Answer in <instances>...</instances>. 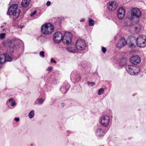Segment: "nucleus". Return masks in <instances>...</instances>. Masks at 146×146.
<instances>
[{
    "mask_svg": "<svg viewBox=\"0 0 146 146\" xmlns=\"http://www.w3.org/2000/svg\"><path fill=\"white\" fill-rule=\"evenodd\" d=\"M37 101L38 102V104L40 105L43 104L44 101V100L42 98H38L37 99Z\"/></svg>",
    "mask_w": 146,
    "mask_h": 146,
    "instance_id": "nucleus-22",
    "label": "nucleus"
},
{
    "mask_svg": "<svg viewBox=\"0 0 146 146\" xmlns=\"http://www.w3.org/2000/svg\"><path fill=\"white\" fill-rule=\"evenodd\" d=\"M6 34L5 33H1L0 34V39L2 40L4 39L5 36Z\"/></svg>",
    "mask_w": 146,
    "mask_h": 146,
    "instance_id": "nucleus-24",
    "label": "nucleus"
},
{
    "mask_svg": "<svg viewBox=\"0 0 146 146\" xmlns=\"http://www.w3.org/2000/svg\"><path fill=\"white\" fill-rule=\"evenodd\" d=\"M64 104L63 103H61V106H62V107H63L64 106Z\"/></svg>",
    "mask_w": 146,
    "mask_h": 146,
    "instance_id": "nucleus-37",
    "label": "nucleus"
},
{
    "mask_svg": "<svg viewBox=\"0 0 146 146\" xmlns=\"http://www.w3.org/2000/svg\"><path fill=\"white\" fill-rule=\"evenodd\" d=\"M44 51H41L40 52V56H42V57H44Z\"/></svg>",
    "mask_w": 146,
    "mask_h": 146,
    "instance_id": "nucleus-28",
    "label": "nucleus"
},
{
    "mask_svg": "<svg viewBox=\"0 0 146 146\" xmlns=\"http://www.w3.org/2000/svg\"><path fill=\"white\" fill-rule=\"evenodd\" d=\"M125 14V11L124 9L121 7L119 9L117 12V15L119 19H122L124 17Z\"/></svg>",
    "mask_w": 146,
    "mask_h": 146,
    "instance_id": "nucleus-15",
    "label": "nucleus"
},
{
    "mask_svg": "<svg viewBox=\"0 0 146 146\" xmlns=\"http://www.w3.org/2000/svg\"><path fill=\"white\" fill-rule=\"evenodd\" d=\"M89 23L90 26H92L94 25V20L91 18H89Z\"/></svg>",
    "mask_w": 146,
    "mask_h": 146,
    "instance_id": "nucleus-21",
    "label": "nucleus"
},
{
    "mask_svg": "<svg viewBox=\"0 0 146 146\" xmlns=\"http://www.w3.org/2000/svg\"><path fill=\"white\" fill-rule=\"evenodd\" d=\"M50 3H51L50 1H48L46 2V5L47 6H49L50 5Z\"/></svg>",
    "mask_w": 146,
    "mask_h": 146,
    "instance_id": "nucleus-33",
    "label": "nucleus"
},
{
    "mask_svg": "<svg viewBox=\"0 0 146 146\" xmlns=\"http://www.w3.org/2000/svg\"><path fill=\"white\" fill-rule=\"evenodd\" d=\"M136 41L135 39L133 37L129 38L127 40L128 44L130 47L132 48H134L136 46L134 42Z\"/></svg>",
    "mask_w": 146,
    "mask_h": 146,
    "instance_id": "nucleus-17",
    "label": "nucleus"
},
{
    "mask_svg": "<svg viewBox=\"0 0 146 146\" xmlns=\"http://www.w3.org/2000/svg\"><path fill=\"white\" fill-rule=\"evenodd\" d=\"M127 44V41L123 38L120 39L117 44V46L119 48H121Z\"/></svg>",
    "mask_w": 146,
    "mask_h": 146,
    "instance_id": "nucleus-16",
    "label": "nucleus"
},
{
    "mask_svg": "<svg viewBox=\"0 0 146 146\" xmlns=\"http://www.w3.org/2000/svg\"><path fill=\"white\" fill-rule=\"evenodd\" d=\"M13 99L12 98L10 99L9 100V103H11V102H13Z\"/></svg>",
    "mask_w": 146,
    "mask_h": 146,
    "instance_id": "nucleus-36",
    "label": "nucleus"
},
{
    "mask_svg": "<svg viewBox=\"0 0 146 146\" xmlns=\"http://www.w3.org/2000/svg\"><path fill=\"white\" fill-rule=\"evenodd\" d=\"M62 33L60 32H57L54 33L53 37L54 41L58 43L62 39Z\"/></svg>",
    "mask_w": 146,
    "mask_h": 146,
    "instance_id": "nucleus-9",
    "label": "nucleus"
},
{
    "mask_svg": "<svg viewBox=\"0 0 146 146\" xmlns=\"http://www.w3.org/2000/svg\"><path fill=\"white\" fill-rule=\"evenodd\" d=\"M136 44L140 47H143L146 46V36L144 35H140L136 39Z\"/></svg>",
    "mask_w": 146,
    "mask_h": 146,
    "instance_id": "nucleus-4",
    "label": "nucleus"
},
{
    "mask_svg": "<svg viewBox=\"0 0 146 146\" xmlns=\"http://www.w3.org/2000/svg\"><path fill=\"white\" fill-rule=\"evenodd\" d=\"M132 28L134 31H136L137 32L139 31L140 30V27H133Z\"/></svg>",
    "mask_w": 146,
    "mask_h": 146,
    "instance_id": "nucleus-25",
    "label": "nucleus"
},
{
    "mask_svg": "<svg viewBox=\"0 0 146 146\" xmlns=\"http://www.w3.org/2000/svg\"><path fill=\"white\" fill-rule=\"evenodd\" d=\"M104 92V89L103 88H101L99 89L98 91V94L100 95L102 94Z\"/></svg>",
    "mask_w": 146,
    "mask_h": 146,
    "instance_id": "nucleus-23",
    "label": "nucleus"
},
{
    "mask_svg": "<svg viewBox=\"0 0 146 146\" xmlns=\"http://www.w3.org/2000/svg\"><path fill=\"white\" fill-rule=\"evenodd\" d=\"M12 52H13V51H12Z\"/></svg>",
    "mask_w": 146,
    "mask_h": 146,
    "instance_id": "nucleus-41",
    "label": "nucleus"
},
{
    "mask_svg": "<svg viewBox=\"0 0 146 146\" xmlns=\"http://www.w3.org/2000/svg\"><path fill=\"white\" fill-rule=\"evenodd\" d=\"M64 89L63 88H61L60 89V91L63 93H65L67 91L68 88L67 89H66L64 90H63Z\"/></svg>",
    "mask_w": 146,
    "mask_h": 146,
    "instance_id": "nucleus-27",
    "label": "nucleus"
},
{
    "mask_svg": "<svg viewBox=\"0 0 146 146\" xmlns=\"http://www.w3.org/2000/svg\"><path fill=\"white\" fill-rule=\"evenodd\" d=\"M36 13V11L35 10L33 13H32L31 14H30V16L31 17H32L34 15H35Z\"/></svg>",
    "mask_w": 146,
    "mask_h": 146,
    "instance_id": "nucleus-29",
    "label": "nucleus"
},
{
    "mask_svg": "<svg viewBox=\"0 0 146 146\" xmlns=\"http://www.w3.org/2000/svg\"><path fill=\"white\" fill-rule=\"evenodd\" d=\"M50 62H53L54 63H56V61L54 60V59L53 58H51L50 59Z\"/></svg>",
    "mask_w": 146,
    "mask_h": 146,
    "instance_id": "nucleus-32",
    "label": "nucleus"
},
{
    "mask_svg": "<svg viewBox=\"0 0 146 146\" xmlns=\"http://www.w3.org/2000/svg\"><path fill=\"white\" fill-rule=\"evenodd\" d=\"M68 87H69V84H68Z\"/></svg>",
    "mask_w": 146,
    "mask_h": 146,
    "instance_id": "nucleus-40",
    "label": "nucleus"
},
{
    "mask_svg": "<svg viewBox=\"0 0 146 146\" xmlns=\"http://www.w3.org/2000/svg\"><path fill=\"white\" fill-rule=\"evenodd\" d=\"M67 50L70 52L75 53L76 52V50L74 45H71L67 47Z\"/></svg>",
    "mask_w": 146,
    "mask_h": 146,
    "instance_id": "nucleus-19",
    "label": "nucleus"
},
{
    "mask_svg": "<svg viewBox=\"0 0 146 146\" xmlns=\"http://www.w3.org/2000/svg\"><path fill=\"white\" fill-rule=\"evenodd\" d=\"M125 68L127 72L132 75L137 74L140 71V68L139 67L133 65L127 66Z\"/></svg>",
    "mask_w": 146,
    "mask_h": 146,
    "instance_id": "nucleus-3",
    "label": "nucleus"
},
{
    "mask_svg": "<svg viewBox=\"0 0 146 146\" xmlns=\"http://www.w3.org/2000/svg\"><path fill=\"white\" fill-rule=\"evenodd\" d=\"M42 33L44 35H49L52 33L54 28L52 25L51 23L45 24L41 27Z\"/></svg>",
    "mask_w": 146,
    "mask_h": 146,
    "instance_id": "nucleus-2",
    "label": "nucleus"
},
{
    "mask_svg": "<svg viewBox=\"0 0 146 146\" xmlns=\"http://www.w3.org/2000/svg\"><path fill=\"white\" fill-rule=\"evenodd\" d=\"M109 122V116L107 115H104L102 117L100 123L103 126L107 127L108 126Z\"/></svg>",
    "mask_w": 146,
    "mask_h": 146,
    "instance_id": "nucleus-7",
    "label": "nucleus"
},
{
    "mask_svg": "<svg viewBox=\"0 0 146 146\" xmlns=\"http://www.w3.org/2000/svg\"><path fill=\"white\" fill-rule=\"evenodd\" d=\"M4 27V26L3 25H2V26H1V28H3Z\"/></svg>",
    "mask_w": 146,
    "mask_h": 146,
    "instance_id": "nucleus-39",
    "label": "nucleus"
},
{
    "mask_svg": "<svg viewBox=\"0 0 146 146\" xmlns=\"http://www.w3.org/2000/svg\"><path fill=\"white\" fill-rule=\"evenodd\" d=\"M72 35L71 33L66 32L62 37V41L64 44H69L72 42Z\"/></svg>",
    "mask_w": 146,
    "mask_h": 146,
    "instance_id": "nucleus-5",
    "label": "nucleus"
},
{
    "mask_svg": "<svg viewBox=\"0 0 146 146\" xmlns=\"http://www.w3.org/2000/svg\"><path fill=\"white\" fill-rule=\"evenodd\" d=\"M130 61L131 63L136 65L140 63L141 59L138 56H135L132 57L130 58Z\"/></svg>",
    "mask_w": 146,
    "mask_h": 146,
    "instance_id": "nucleus-12",
    "label": "nucleus"
},
{
    "mask_svg": "<svg viewBox=\"0 0 146 146\" xmlns=\"http://www.w3.org/2000/svg\"><path fill=\"white\" fill-rule=\"evenodd\" d=\"M31 0H23L21 2L22 6L24 7H27L29 5Z\"/></svg>",
    "mask_w": 146,
    "mask_h": 146,
    "instance_id": "nucleus-18",
    "label": "nucleus"
},
{
    "mask_svg": "<svg viewBox=\"0 0 146 146\" xmlns=\"http://www.w3.org/2000/svg\"><path fill=\"white\" fill-rule=\"evenodd\" d=\"M86 46L85 41L82 39H78L76 42V49L79 50H84Z\"/></svg>",
    "mask_w": 146,
    "mask_h": 146,
    "instance_id": "nucleus-6",
    "label": "nucleus"
},
{
    "mask_svg": "<svg viewBox=\"0 0 146 146\" xmlns=\"http://www.w3.org/2000/svg\"><path fill=\"white\" fill-rule=\"evenodd\" d=\"M18 5L14 4L12 5L8 9L7 12V15H13V18L15 20L18 17L20 13V11L18 8Z\"/></svg>",
    "mask_w": 146,
    "mask_h": 146,
    "instance_id": "nucleus-1",
    "label": "nucleus"
},
{
    "mask_svg": "<svg viewBox=\"0 0 146 146\" xmlns=\"http://www.w3.org/2000/svg\"><path fill=\"white\" fill-rule=\"evenodd\" d=\"M53 68L52 66H49L48 67V70L49 71H50L51 70L53 69Z\"/></svg>",
    "mask_w": 146,
    "mask_h": 146,
    "instance_id": "nucleus-35",
    "label": "nucleus"
},
{
    "mask_svg": "<svg viewBox=\"0 0 146 146\" xmlns=\"http://www.w3.org/2000/svg\"><path fill=\"white\" fill-rule=\"evenodd\" d=\"M104 130L102 127H99L96 129V134L98 137H101L104 135Z\"/></svg>",
    "mask_w": 146,
    "mask_h": 146,
    "instance_id": "nucleus-14",
    "label": "nucleus"
},
{
    "mask_svg": "<svg viewBox=\"0 0 146 146\" xmlns=\"http://www.w3.org/2000/svg\"><path fill=\"white\" fill-rule=\"evenodd\" d=\"M15 102H12L10 104L11 106L12 107H13L15 105Z\"/></svg>",
    "mask_w": 146,
    "mask_h": 146,
    "instance_id": "nucleus-30",
    "label": "nucleus"
},
{
    "mask_svg": "<svg viewBox=\"0 0 146 146\" xmlns=\"http://www.w3.org/2000/svg\"><path fill=\"white\" fill-rule=\"evenodd\" d=\"M88 85L90 86H92L94 85L95 84V83L94 82H87Z\"/></svg>",
    "mask_w": 146,
    "mask_h": 146,
    "instance_id": "nucleus-26",
    "label": "nucleus"
},
{
    "mask_svg": "<svg viewBox=\"0 0 146 146\" xmlns=\"http://www.w3.org/2000/svg\"><path fill=\"white\" fill-rule=\"evenodd\" d=\"M141 15V11L138 8H134L131 9V15L136 18H140Z\"/></svg>",
    "mask_w": 146,
    "mask_h": 146,
    "instance_id": "nucleus-8",
    "label": "nucleus"
},
{
    "mask_svg": "<svg viewBox=\"0 0 146 146\" xmlns=\"http://www.w3.org/2000/svg\"><path fill=\"white\" fill-rule=\"evenodd\" d=\"M102 51L104 53H105L106 50V49L104 47H103L102 49Z\"/></svg>",
    "mask_w": 146,
    "mask_h": 146,
    "instance_id": "nucleus-31",
    "label": "nucleus"
},
{
    "mask_svg": "<svg viewBox=\"0 0 146 146\" xmlns=\"http://www.w3.org/2000/svg\"><path fill=\"white\" fill-rule=\"evenodd\" d=\"M84 21V19H80V22H82Z\"/></svg>",
    "mask_w": 146,
    "mask_h": 146,
    "instance_id": "nucleus-38",
    "label": "nucleus"
},
{
    "mask_svg": "<svg viewBox=\"0 0 146 146\" xmlns=\"http://www.w3.org/2000/svg\"><path fill=\"white\" fill-rule=\"evenodd\" d=\"M30 119L33 118L34 116V111L33 110L31 111L28 115Z\"/></svg>",
    "mask_w": 146,
    "mask_h": 146,
    "instance_id": "nucleus-20",
    "label": "nucleus"
},
{
    "mask_svg": "<svg viewBox=\"0 0 146 146\" xmlns=\"http://www.w3.org/2000/svg\"><path fill=\"white\" fill-rule=\"evenodd\" d=\"M118 5L117 3L115 1L110 2L107 4V7L110 11H113L115 10Z\"/></svg>",
    "mask_w": 146,
    "mask_h": 146,
    "instance_id": "nucleus-10",
    "label": "nucleus"
},
{
    "mask_svg": "<svg viewBox=\"0 0 146 146\" xmlns=\"http://www.w3.org/2000/svg\"><path fill=\"white\" fill-rule=\"evenodd\" d=\"M81 78V76L79 74L76 72L72 73L71 79L73 82H78L80 80Z\"/></svg>",
    "mask_w": 146,
    "mask_h": 146,
    "instance_id": "nucleus-11",
    "label": "nucleus"
},
{
    "mask_svg": "<svg viewBox=\"0 0 146 146\" xmlns=\"http://www.w3.org/2000/svg\"><path fill=\"white\" fill-rule=\"evenodd\" d=\"M19 40L16 38H13L12 40L8 39L7 40L4 42L3 45L5 46H10V45L13 43L17 44V43L19 42Z\"/></svg>",
    "mask_w": 146,
    "mask_h": 146,
    "instance_id": "nucleus-13",
    "label": "nucleus"
},
{
    "mask_svg": "<svg viewBox=\"0 0 146 146\" xmlns=\"http://www.w3.org/2000/svg\"><path fill=\"white\" fill-rule=\"evenodd\" d=\"M14 120L17 122L19 121V117H15L14 118Z\"/></svg>",
    "mask_w": 146,
    "mask_h": 146,
    "instance_id": "nucleus-34",
    "label": "nucleus"
}]
</instances>
